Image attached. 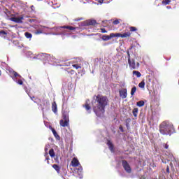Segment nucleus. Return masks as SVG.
I'll return each mask as SVG.
<instances>
[{
	"label": "nucleus",
	"mask_w": 179,
	"mask_h": 179,
	"mask_svg": "<svg viewBox=\"0 0 179 179\" xmlns=\"http://www.w3.org/2000/svg\"><path fill=\"white\" fill-rule=\"evenodd\" d=\"M101 33H107V30H106V29H104V28H101Z\"/></svg>",
	"instance_id": "nucleus-43"
},
{
	"label": "nucleus",
	"mask_w": 179,
	"mask_h": 179,
	"mask_svg": "<svg viewBox=\"0 0 179 179\" xmlns=\"http://www.w3.org/2000/svg\"><path fill=\"white\" fill-rule=\"evenodd\" d=\"M24 36L27 38H31L33 37V35L30 32H25Z\"/></svg>",
	"instance_id": "nucleus-31"
},
{
	"label": "nucleus",
	"mask_w": 179,
	"mask_h": 179,
	"mask_svg": "<svg viewBox=\"0 0 179 179\" xmlns=\"http://www.w3.org/2000/svg\"><path fill=\"white\" fill-rule=\"evenodd\" d=\"M111 38H114V33H111L110 35H102L101 36L103 41H108V40H111Z\"/></svg>",
	"instance_id": "nucleus-11"
},
{
	"label": "nucleus",
	"mask_w": 179,
	"mask_h": 179,
	"mask_svg": "<svg viewBox=\"0 0 179 179\" xmlns=\"http://www.w3.org/2000/svg\"><path fill=\"white\" fill-rule=\"evenodd\" d=\"M44 157H48V152H45Z\"/></svg>",
	"instance_id": "nucleus-51"
},
{
	"label": "nucleus",
	"mask_w": 179,
	"mask_h": 179,
	"mask_svg": "<svg viewBox=\"0 0 179 179\" xmlns=\"http://www.w3.org/2000/svg\"><path fill=\"white\" fill-rule=\"evenodd\" d=\"M41 106V110H42V111H43L44 110V108H47V106H45V107H43V105H40Z\"/></svg>",
	"instance_id": "nucleus-48"
},
{
	"label": "nucleus",
	"mask_w": 179,
	"mask_h": 179,
	"mask_svg": "<svg viewBox=\"0 0 179 179\" xmlns=\"http://www.w3.org/2000/svg\"><path fill=\"white\" fill-rule=\"evenodd\" d=\"M90 101L89 99H87V100L86 101V103H85V109L87 110V111H89V110H90V108H91L90 106H89Z\"/></svg>",
	"instance_id": "nucleus-27"
},
{
	"label": "nucleus",
	"mask_w": 179,
	"mask_h": 179,
	"mask_svg": "<svg viewBox=\"0 0 179 179\" xmlns=\"http://www.w3.org/2000/svg\"><path fill=\"white\" fill-rule=\"evenodd\" d=\"M52 167L59 174V171H61V167H59L57 164H53Z\"/></svg>",
	"instance_id": "nucleus-20"
},
{
	"label": "nucleus",
	"mask_w": 179,
	"mask_h": 179,
	"mask_svg": "<svg viewBox=\"0 0 179 179\" xmlns=\"http://www.w3.org/2000/svg\"><path fill=\"white\" fill-rule=\"evenodd\" d=\"M79 20H83V18L76 19V20H75V22H79Z\"/></svg>",
	"instance_id": "nucleus-50"
},
{
	"label": "nucleus",
	"mask_w": 179,
	"mask_h": 179,
	"mask_svg": "<svg viewBox=\"0 0 179 179\" xmlns=\"http://www.w3.org/2000/svg\"><path fill=\"white\" fill-rule=\"evenodd\" d=\"M63 29H67L68 30H76V27L71 26L57 27L55 28V31H57V33H53V35L58 36L61 34H65V30Z\"/></svg>",
	"instance_id": "nucleus-7"
},
{
	"label": "nucleus",
	"mask_w": 179,
	"mask_h": 179,
	"mask_svg": "<svg viewBox=\"0 0 179 179\" xmlns=\"http://www.w3.org/2000/svg\"><path fill=\"white\" fill-rule=\"evenodd\" d=\"M52 110L53 111V113L55 114H57V113L58 112V108L57 107V103L56 102H53L52 103Z\"/></svg>",
	"instance_id": "nucleus-16"
},
{
	"label": "nucleus",
	"mask_w": 179,
	"mask_h": 179,
	"mask_svg": "<svg viewBox=\"0 0 179 179\" xmlns=\"http://www.w3.org/2000/svg\"><path fill=\"white\" fill-rule=\"evenodd\" d=\"M35 34L38 35V34H44L41 29L38 27V29L35 31Z\"/></svg>",
	"instance_id": "nucleus-33"
},
{
	"label": "nucleus",
	"mask_w": 179,
	"mask_h": 179,
	"mask_svg": "<svg viewBox=\"0 0 179 179\" xmlns=\"http://www.w3.org/2000/svg\"><path fill=\"white\" fill-rule=\"evenodd\" d=\"M166 8H167V9H171V6H168Z\"/></svg>",
	"instance_id": "nucleus-53"
},
{
	"label": "nucleus",
	"mask_w": 179,
	"mask_h": 179,
	"mask_svg": "<svg viewBox=\"0 0 179 179\" xmlns=\"http://www.w3.org/2000/svg\"><path fill=\"white\" fill-rule=\"evenodd\" d=\"M25 54H26V56L27 57V58H31V59H34V57H37V55L32 56L33 52H31V51H28Z\"/></svg>",
	"instance_id": "nucleus-19"
},
{
	"label": "nucleus",
	"mask_w": 179,
	"mask_h": 179,
	"mask_svg": "<svg viewBox=\"0 0 179 179\" xmlns=\"http://www.w3.org/2000/svg\"><path fill=\"white\" fill-rule=\"evenodd\" d=\"M138 111H139V109H138V108H134L133 109L132 113H133L134 117H138Z\"/></svg>",
	"instance_id": "nucleus-24"
},
{
	"label": "nucleus",
	"mask_w": 179,
	"mask_h": 179,
	"mask_svg": "<svg viewBox=\"0 0 179 179\" xmlns=\"http://www.w3.org/2000/svg\"><path fill=\"white\" fill-rule=\"evenodd\" d=\"M140 179H145V177L142 176Z\"/></svg>",
	"instance_id": "nucleus-55"
},
{
	"label": "nucleus",
	"mask_w": 179,
	"mask_h": 179,
	"mask_svg": "<svg viewBox=\"0 0 179 179\" xmlns=\"http://www.w3.org/2000/svg\"><path fill=\"white\" fill-rule=\"evenodd\" d=\"M0 75H1V71H0Z\"/></svg>",
	"instance_id": "nucleus-61"
},
{
	"label": "nucleus",
	"mask_w": 179,
	"mask_h": 179,
	"mask_svg": "<svg viewBox=\"0 0 179 179\" xmlns=\"http://www.w3.org/2000/svg\"><path fill=\"white\" fill-rule=\"evenodd\" d=\"M159 132L162 135H169V136H171L174 134V127L170 122H163L159 126Z\"/></svg>",
	"instance_id": "nucleus-2"
},
{
	"label": "nucleus",
	"mask_w": 179,
	"mask_h": 179,
	"mask_svg": "<svg viewBox=\"0 0 179 179\" xmlns=\"http://www.w3.org/2000/svg\"><path fill=\"white\" fill-rule=\"evenodd\" d=\"M128 63H129V66H130V68H131V69H135L136 68V64H135V61H129L128 62Z\"/></svg>",
	"instance_id": "nucleus-18"
},
{
	"label": "nucleus",
	"mask_w": 179,
	"mask_h": 179,
	"mask_svg": "<svg viewBox=\"0 0 179 179\" xmlns=\"http://www.w3.org/2000/svg\"><path fill=\"white\" fill-rule=\"evenodd\" d=\"M45 161L47 162L48 164H50V156L46 157Z\"/></svg>",
	"instance_id": "nucleus-41"
},
{
	"label": "nucleus",
	"mask_w": 179,
	"mask_h": 179,
	"mask_svg": "<svg viewBox=\"0 0 179 179\" xmlns=\"http://www.w3.org/2000/svg\"><path fill=\"white\" fill-rule=\"evenodd\" d=\"M30 99H31V100H32L33 101H34V100H33V99H34V96H33V97L30 96Z\"/></svg>",
	"instance_id": "nucleus-52"
},
{
	"label": "nucleus",
	"mask_w": 179,
	"mask_h": 179,
	"mask_svg": "<svg viewBox=\"0 0 179 179\" xmlns=\"http://www.w3.org/2000/svg\"><path fill=\"white\" fill-rule=\"evenodd\" d=\"M136 106L138 107H143V106H145V101H140L137 102Z\"/></svg>",
	"instance_id": "nucleus-30"
},
{
	"label": "nucleus",
	"mask_w": 179,
	"mask_h": 179,
	"mask_svg": "<svg viewBox=\"0 0 179 179\" xmlns=\"http://www.w3.org/2000/svg\"><path fill=\"white\" fill-rule=\"evenodd\" d=\"M104 1V0H98L99 3H103V2Z\"/></svg>",
	"instance_id": "nucleus-49"
},
{
	"label": "nucleus",
	"mask_w": 179,
	"mask_h": 179,
	"mask_svg": "<svg viewBox=\"0 0 179 179\" xmlns=\"http://www.w3.org/2000/svg\"><path fill=\"white\" fill-rule=\"evenodd\" d=\"M11 8L12 4L9 0H0V13H3L6 15Z\"/></svg>",
	"instance_id": "nucleus-4"
},
{
	"label": "nucleus",
	"mask_w": 179,
	"mask_h": 179,
	"mask_svg": "<svg viewBox=\"0 0 179 179\" xmlns=\"http://www.w3.org/2000/svg\"><path fill=\"white\" fill-rule=\"evenodd\" d=\"M127 58H128V62L131 61V55L129 54V52H127Z\"/></svg>",
	"instance_id": "nucleus-42"
},
{
	"label": "nucleus",
	"mask_w": 179,
	"mask_h": 179,
	"mask_svg": "<svg viewBox=\"0 0 179 179\" xmlns=\"http://www.w3.org/2000/svg\"><path fill=\"white\" fill-rule=\"evenodd\" d=\"M49 155L50 157H55V152L54 151V149L52 148L49 150Z\"/></svg>",
	"instance_id": "nucleus-26"
},
{
	"label": "nucleus",
	"mask_w": 179,
	"mask_h": 179,
	"mask_svg": "<svg viewBox=\"0 0 179 179\" xmlns=\"http://www.w3.org/2000/svg\"><path fill=\"white\" fill-rule=\"evenodd\" d=\"M119 93H120V97H122V99H127V96H128L127 88L120 90Z\"/></svg>",
	"instance_id": "nucleus-12"
},
{
	"label": "nucleus",
	"mask_w": 179,
	"mask_h": 179,
	"mask_svg": "<svg viewBox=\"0 0 179 179\" xmlns=\"http://www.w3.org/2000/svg\"><path fill=\"white\" fill-rule=\"evenodd\" d=\"M169 179H178L177 174H175L174 172L171 173Z\"/></svg>",
	"instance_id": "nucleus-25"
},
{
	"label": "nucleus",
	"mask_w": 179,
	"mask_h": 179,
	"mask_svg": "<svg viewBox=\"0 0 179 179\" xmlns=\"http://www.w3.org/2000/svg\"><path fill=\"white\" fill-rule=\"evenodd\" d=\"M119 129H120V131H121L122 132H124V127H122V126H120V127H119Z\"/></svg>",
	"instance_id": "nucleus-45"
},
{
	"label": "nucleus",
	"mask_w": 179,
	"mask_h": 179,
	"mask_svg": "<svg viewBox=\"0 0 179 179\" xmlns=\"http://www.w3.org/2000/svg\"><path fill=\"white\" fill-rule=\"evenodd\" d=\"M131 36V32H125L122 34V38H127V37Z\"/></svg>",
	"instance_id": "nucleus-23"
},
{
	"label": "nucleus",
	"mask_w": 179,
	"mask_h": 179,
	"mask_svg": "<svg viewBox=\"0 0 179 179\" xmlns=\"http://www.w3.org/2000/svg\"><path fill=\"white\" fill-rule=\"evenodd\" d=\"M133 75H135L137 78H141V76H142V74H141V72L138 71H134Z\"/></svg>",
	"instance_id": "nucleus-28"
},
{
	"label": "nucleus",
	"mask_w": 179,
	"mask_h": 179,
	"mask_svg": "<svg viewBox=\"0 0 179 179\" xmlns=\"http://www.w3.org/2000/svg\"><path fill=\"white\" fill-rule=\"evenodd\" d=\"M8 72L10 73V78H12L14 82L17 83V85H23V81L22 80L23 78H22V76H20V74L17 73V72L15 71L12 69H9Z\"/></svg>",
	"instance_id": "nucleus-5"
},
{
	"label": "nucleus",
	"mask_w": 179,
	"mask_h": 179,
	"mask_svg": "<svg viewBox=\"0 0 179 179\" xmlns=\"http://www.w3.org/2000/svg\"><path fill=\"white\" fill-rule=\"evenodd\" d=\"M120 22H121V20H115L113 21V24L115 25L120 24Z\"/></svg>",
	"instance_id": "nucleus-37"
},
{
	"label": "nucleus",
	"mask_w": 179,
	"mask_h": 179,
	"mask_svg": "<svg viewBox=\"0 0 179 179\" xmlns=\"http://www.w3.org/2000/svg\"><path fill=\"white\" fill-rule=\"evenodd\" d=\"M34 59H41V61H48L50 65H55L57 63V59L51 55L47 53H39L36 56L34 57Z\"/></svg>",
	"instance_id": "nucleus-3"
},
{
	"label": "nucleus",
	"mask_w": 179,
	"mask_h": 179,
	"mask_svg": "<svg viewBox=\"0 0 179 179\" xmlns=\"http://www.w3.org/2000/svg\"><path fill=\"white\" fill-rule=\"evenodd\" d=\"M73 67L75 68L76 69H79L82 68L80 66H79L78 64H73Z\"/></svg>",
	"instance_id": "nucleus-39"
},
{
	"label": "nucleus",
	"mask_w": 179,
	"mask_h": 179,
	"mask_svg": "<svg viewBox=\"0 0 179 179\" xmlns=\"http://www.w3.org/2000/svg\"><path fill=\"white\" fill-rule=\"evenodd\" d=\"M11 22H15V23H23V15L18 16V15H15L13 17H10L9 18Z\"/></svg>",
	"instance_id": "nucleus-9"
},
{
	"label": "nucleus",
	"mask_w": 179,
	"mask_h": 179,
	"mask_svg": "<svg viewBox=\"0 0 179 179\" xmlns=\"http://www.w3.org/2000/svg\"><path fill=\"white\" fill-rule=\"evenodd\" d=\"M107 145L109 148V150H110V152L112 153H114V145L113 144V143L111 142V141L108 140L107 141Z\"/></svg>",
	"instance_id": "nucleus-14"
},
{
	"label": "nucleus",
	"mask_w": 179,
	"mask_h": 179,
	"mask_svg": "<svg viewBox=\"0 0 179 179\" xmlns=\"http://www.w3.org/2000/svg\"><path fill=\"white\" fill-rule=\"evenodd\" d=\"M45 153H48V148L45 147Z\"/></svg>",
	"instance_id": "nucleus-47"
},
{
	"label": "nucleus",
	"mask_w": 179,
	"mask_h": 179,
	"mask_svg": "<svg viewBox=\"0 0 179 179\" xmlns=\"http://www.w3.org/2000/svg\"><path fill=\"white\" fill-rule=\"evenodd\" d=\"M51 131L56 139H59V136L58 135V133H57V131L55 130L54 128H51Z\"/></svg>",
	"instance_id": "nucleus-22"
},
{
	"label": "nucleus",
	"mask_w": 179,
	"mask_h": 179,
	"mask_svg": "<svg viewBox=\"0 0 179 179\" xmlns=\"http://www.w3.org/2000/svg\"><path fill=\"white\" fill-rule=\"evenodd\" d=\"M62 118L59 121L60 126L64 128L65 127H69V112L66 110L62 111Z\"/></svg>",
	"instance_id": "nucleus-6"
},
{
	"label": "nucleus",
	"mask_w": 179,
	"mask_h": 179,
	"mask_svg": "<svg viewBox=\"0 0 179 179\" xmlns=\"http://www.w3.org/2000/svg\"><path fill=\"white\" fill-rule=\"evenodd\" d=\"M107 104H108V99H107V96L97 95L94 97L92 105L93 110L97 117H103Z\"/></svg>",
	"instance_id": "nucleus-1"
},
{
	"label": "nucleus",
	"mask_w": 179,
	"mask_h": 179,
	"mask_svg": "<svg viewBox=\"0 0 179 179\" xmlns=\"http://www.w3.org/2000/svg\"><path fill=\"white\" fill-rule=\"evenodd\" d=\"M34 103H36V104H38V103H37V101H34Z\"/></svg>",
	"instance_id": "nucleus-54"
},
{
	"label": "nucleus",
	"mask_w": 179,
	"mask_h": 179,
	"mask_svg": "<svg viewBox=\"0 0 179 179\" xmlns=\"http://www.w3.org/2000/svg\"><path fill=\"white\" fill-rule=\"evenodd\" d=\"M132 120H131V118H127L124 121V124L126 125L127 129V131H129L131 129V122Z\"/></svg>",
	"instance_id": "nucleus-13"
},
{
	"label": "nucleus",
	"mask_w": 179,
	"mask_h": 179,
	"mask_svg": "<svg viewBox=\"0 0 179 179\" xmlns=\"http://www.w3.org/2000/svg\"><path fill=\"white\" fill-rule=\"evenodd\" d=\"M106 3H110V1L106 2Z\"/></svg>",
	"instance_id": "nucleus-57"
},
{
	"label": "nucleus",
	"mask_w": 179,
	"mask_h": 179,
	"mask_svg": "<svg viewBox=\"0 0 179 179\" xmlns=\"http://www.w3.org/2000/svg\"><path fill=\"white\" fill-rule=\"evenodd\" d=\"M157 6H160V4H158Z\"/></svg>",
	"instance_id": "nucleus-59"
},
{
	"label": "nucleus",
	"mask_w": 179,
	"mask_h": 179,
	"mask_svg": "<svg viewBox=\"0 0 179 179\" xmlns=\"http://www.w3.org/2000/svg\"><path fill=\"white\" fill-rule=\"evenodd\" d=\"M138 66H139V63H137Z\"/></svg>",
	"instance_id": "nucleus-58"
},
{
	"label": "nucleus",
	"mask_w": 179,
	"mask_h": 179,
	"mask_svg": "<svg viewBox=\"0 0 179 179\" xmlns=\"http://www.w3.org/2000/svg\"><path fill=\"white\" fill-rule=\"evenodd\" d=\"M2 65H6V63H2Z\"/></svg>",
	"instance_id": "nucleus-56"
},
{
	"label": "nucleus",
	"mask_w": 179,
	"mask_h": 179,
	"mask_svg": "<svg viewBox=\"0 0 179 179\" xmlns=\"http://www.w3.org/2000/svg\"><path fill=\"white\" fill-rule=\"evenodd\" d=\"M80 164V163H79V160H78V159H73L71 162V166H73V167H78Z\"/></svg>",
	"instance_id": "nucleus-15"
},
{
	"label": "nucleus",
	"mask_w": 179,
	"mask_h": 179,
	"mask_svg": "<svg viewBox=\"0 0 179 179\" xmlns=\"http://www.w3.org/2000/svg\"><path fill=\"white\" fill-rule=\"evenodd\" d=\"M114 37H121V38H122V34L121 33H113V38Z\"/></svg>",
	"instance_id": "nucleus-36"
},
{
	"label": "nucleus",
	"mask_w": 179,
	"mask_h": 179,
	"mask_svg": "<svg viewBox=\"0 0 179 179\" xmlns=\"http://www.w3.org/2000/svg\"><path fill=\"white\" fill-rule=\"evenodd\" d=\"M136 92V87L134 86L131 90V96H134Z\"/></svg>",
	"instance_id": "nucleus-34"
},
{
	"label": "nucleus",
	"mask_w": 179,
	"mask_h": 179,
	"mask_svg": "<svg viewBox=\"0 0 179 179\" xmlns=\"http://www.w3.org/2000/svg\"><path fill=\"white\" fill-rule=\"evenodd\" d=\"M122 166L127 174H131L132 173V168H131V165H129L127 160L122 161Z\"/></svg>",
	"instance_id": "nucleus-8"
},
{
	"label": "nucleus",
	"mask_w": 179,
	"mask_h": 179,
	"mask_svg": "<svg viewBox=\"0 0 179 179\" xmlns=\"http://www.w3.org/2000/svg\"><path fill=\"white\" fill-rule=\"evenodd\" d=\"M76 170L78 175L80 176V174H82V171H83V168L82 167V166H79Z\"/></svg>",
	"instance_id": "nucleus-29"
},
{
	"label": "nucleus",
	"mask_w": 179,
	"mask_h": 179,
	"mask_svg": "<svg viewBox=\"0 0 179 179\" xmlns=\"http://www.w3.org/2000/svg\"><path fill=\"white\" fill-rule=\"evenodd\" d=\"M6 36H8V31L3 29L0 30V37H3V38H5Z\"/></svg>",
	"instance_id": "nucleus-17"
},
{
	"label": "nucleus",
	"mask_w": 179,
	"mask_h": 179,
	"mask_svg": "<svg viewBox=\"0 0 179 179\" xmlns=\"http://www.w3.org/2000/svg\"><path fill=\"white\" fill-rule=\"evenodd\" d=\"M55 163L59 164V159L57 155L55 156Z\"/></svg>",
	"instance_id": "nucleus-38"
},
{
	"label": "nucleus",
	"mask_w": 179,
	"mask_h": 179,
	"mask_svg": "<svg viewBox=\"0 0 179 179\" xmlns=\"http://www.w3.org/2000/svg\"><path fill=\"white\" fill-rule=\"evenodd\" d=\"M171 0H162L163 5H170Z\"/></svg>",
	"instance_id": "nucleus-35"
},
{
	"label": "nucleus",
	"mask_w": 179,
	"mask_h": 179,
	"mask_svg": "<svg viewBox=\"0 0 179 179\" xmlns=\"http://www.w3.org/2000/svg\"><path fill=\"white\" fill-rule=\"evenodd\" d=\"M166 173L168 174H170V168L169 167V166H167V167H166Z\"/></svg>",
	"instance_id": "nucleus-44"
},
{
	"label": "nucleus",
	"mask_w": 179,
	"mask_h": 179,
	"mask_svg": "<svg viewBox=\"0 0 179 179\" xmlns=\"http://www.w3.org/2000/svg\"><path fill=\"white\" fill-rule=\"evenodd\" d=\"M136 30H138V29L135 27H130V31H136Z\"/></svg>",
	"instance_id": "nucleus-40"
},
{
	"label": "nucleus",
	"mask_w": 179,
	"mask_h": 179,
	"mask_svg": "<svg viewBox=\"0 0 179 179\" xmlns=\"http://www.w3.org/2000/svg\"><path fill=\"white\" fill-rule=\"evenodd\" d=\"M145 81H141L139 84H138V87H140V89H145Z\"/></svg>",
	"instance_id": "nucleus-32"
},
{
	"label": "nucleus",
	"mask_w": 179,
	"mask_h": 179,
	"mask_svg": "<svg viewBox=\"0 0 179 179\" xmlns=\"http://www.w3.org/2000/svg\"><path fill=\"white\" fill-rule=\"evenodd\" d=\"M164 149H167L169 148V145L168 144H164Z\"/></svg>",
	"instance_id": "nucleus-46"
},
{
	"label": "nucleus",
	"mask_w": 179,
	"mask_h": 179,
	"mask_svg": "<svg viewBox=\"0 0 179 179\" xmlns=\"http://www.w3.org/2000/svg\"><path fill=\"white\" fill-rule=\"evenodd\" d=\"M87 22L89 26H94L97 23V22L95 20H90Z\"/></svg>",
	"instance_id": "nucleus-21"
},
{
	"label": "nucleus",
	"mask_w": 179,
	"mask_h": 179,
	"mask_svg": "<svg viewBox=\"0 0 179 179\" xmlns=\"http://www.w3.org/2000/svg\"><path fill=\"white\" fill-rule=\"evenodd\" d=\"M157 1H159V0H156L155 2H157Z\"/></svg>",
	"instance_id": "nucleus-60"
},
{
	"label": "nucleus",
	"mask_w": 179,
	"mask_h": 179,
	"mask_svg": "<svg viewBox=\"0 0 179 179\" xmlns=\"http://www.w3.org/2000/svg\"><path fill=\"white\" fill-rule=\"evenodd\" d=\"M38 27L39 28V30H41L43 34H45V33H47V31H50V29L55 30V29L57 28V27L50 28L48 27H45V26H43V25H39Z\"/></svg>",
	"instance_id": "nucleus-10"
}]
</instances>
